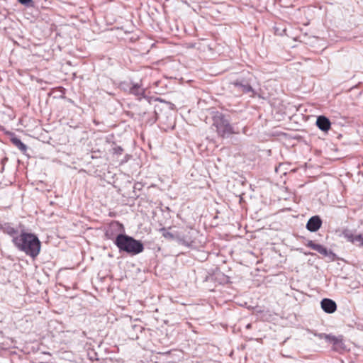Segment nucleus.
Masks as SVG:
<instances>
[{
  "label": "nucleus",
  "instance_id": "nucleus-1",
  "mask_svg": "<svg viewBox=\"0 0 363 363\" xmlns=\"http://www.w3.org/2000/svg\"><path fill=\"white\" fill-rule=\"evenodd\" d=\"M111 230L117 231L118 234L116 235L115 241L116 245L120 250L125 251L128 253L136 255L143 250V245L138 240L133 239L128 235H123V226L118 222H113L109 226V229L106 231V235L110 238L113 237Z\"/></svg>",
  "mask_w": 363,
  "mask_h": 363
},
{
  "label": "nucleus",
  "instance_id": "nucleus-2",
  "mask_svg": "<svg viewBox=\"0 0 363 363\" xmlns=\"http://www.w3.org/2000/svg\"><path fill=\"white\" fill-rule=\"evenodd\" d=\"M13 242L18 250L33 257H36L40 250V242L32 233H23L18 237H13Z\"/></svg>",
  "mask_w": 363,
  "mask_h": 363
},
{
  "label": "nucleus",
  "instance_id": "nucleus-3",
  "mask_svg": "<svg viewBox=\"0 0 363 363\" xmlns=\"http://www.w3.org/2000/svg\"><path fill=\"white\" fill-rule=\"evenodd\" d=\"M213 125L216 126L218 133L222 136L228 135L234 133L228 120L224 118L221 113H217L213 116Z\"/></svg>",
  "mask_w": 363,
  "mask_h": 363
},
{
  "label": "nucleus",
  "instance_id": "nucleus-4",
  "mask_svg": "<svg viewBox=\"0 0 363 363\" xmlns=\"http://www.w3.org/2000/svg\"><path fill=\"white\" fill-rule=\"evenodd\" d=\"M342 235L347 241L359 246H363V233L355 235L352 231L346 230Z\"/></svg>",
  "mask_w": 363,
  "mask_h": 363
},
{
  "label": "nucleus",
  "instance_id": "nucleus-5",
  "mask_svg": "<svg viewBox=\"0 0 363 363\" xmlns=\"http://www.w3.org/2000/svg\"><path fill=\"white\" fill-rule=\"evenodd\" d=\"M325 340L332 345L333 349L335 351H340L344 348L342 339L330 335H325Z\"/></svg>",
  "mask_w": 363,
  "mask_h": 363
},
{
  "label": "nucleus",
  "instance_id": "nucleus-6",
  "mask_svg": "<svg viewBox=\"0 0 363 363\" xmlns=\"http://www.w3.org/2000/svg\"><path fill=\"white\" fill-rule=\"evenodd\" d=\"M322 309L327 313H333L337 309L335 302L330 298H323L320 302Z\"/></svg>",
  "mask_w": 363,
  "mask_h": 363
},
{
  "label": "nucleus",
  "instance_id": "nucleus-7",
  "mask_svg": "<svg viewBox=\"0 0 363 363\" xmlns=\"http://www.w3.org/2000/svg\"><path fill=\"white\" fill-rule=\"evenodd\" d=\"M322 221L318 216L311 217L307 224L306 228L311 232H316L321 226Z\"/></svg>",
  "mask_w": 363,
  "mask_h": 363
},
{
  "label": "nucleus",
  "instance_id": "nucleus-8",
  "mask_svg": "<svg viewBox=\"0 0 363 363\" xmlns=\"http://www.w3.org/2000/svg\"><path fill=\"white\" fill-rule=\"evenodd\" d=\"M316 125L323 131H328L330 128V122L325 116H319L317 118Z\"/></svg>",
  "mask_w": 363,
  "mask_h": 363
},
{
  "label": "nucleus",
  "instance_id": "nucleus-9",
  "mask_svg": "<svg viewBox=\"0 0 363 363\" xmlns=\"http://www.w3.org/2000/svg\"><path fill=\"white\" fill-rule=\"evenodd\" d=\"M308 246L325 256H328L330 254V252H329L324 246L320 244L315 243L313 241H310L308 243Z\"/></svg>",
  "mask_w": 363,
  "mask_h": 363
},
{
  "label": "nucleus",
  "instance_id": "nucleus-10",
  "mask_svg": "<svg viewBox=\"0 0 363 363\" xmlns=\"http://www.w3.org/2000/svg\"><path fill=\"white\" fill-rule=\"evenodd\" d=\"M11 140L13 144L16 146L21 151L25 152L27 150L26 145L23 144L18 138L12 136Z\"/></svg>",
  "mask_w": 363,
  "mask_h": 363
},
{
  "label": "nucleus",
  "instance_id": "nucleus-11",
  "mask_svg": "<svg viewBox=\"0 0 363 363\" xmlns=\"http://www.w3.org/2000/svg\"><path fill=\"white\" fill-rule=\"evenodd\" d=\"M3 230L4 233L12 236L13 238L16 237V230L13 227L10 226L9 225H5L3 227Z\"/></svg>",
  "mask_w": 363,
  "mask_h": 363
},
{
  "label": "nucleus",
  "instance_id": "nucleus-12",
  "mask_svg": "<svg viewBox=\"0 0 363 363\" xmlns=\"http://www.w3.org/2000/svg\"><path fill=\"white\" fill-rule=\"evenodd\" d=\"M131 92L135 95H140L143 94V90L138 86H134L131 89Z\"/></svg>",
  "mask_w": 363,
  "mask_h": 363
},
{
  "label": "nucleus",
  "instance_id": "nucleus-13",
  "mask_svg": "<svg viewBox=\"0 0 363 363\" xmlns=\"http://www.w3.org/2000/svg\"><path fill=\"white\" fill-rule=\"evenodd\" d=\"M21 4L28 6L29 5L33 0H18Z\"/></svg>",
  "mask_w": 363,
  "mask_h": 363
},
{
  "label": "nucleus",
  "instance_id": "nucleus-14",
  "mask_svg": "<svg viewBox=\"0 0 363 363\" xmlns=\"http://www.w3.org/2000/svg\"><path fill=\"white\" fill-rule=\"evenodd\" d=\"M244 90L246 91H250L251 90V87L250 86H245Z\"/></svg>",
  "mask_w": 363,
  "mask_h": 363
}]
</instances>
